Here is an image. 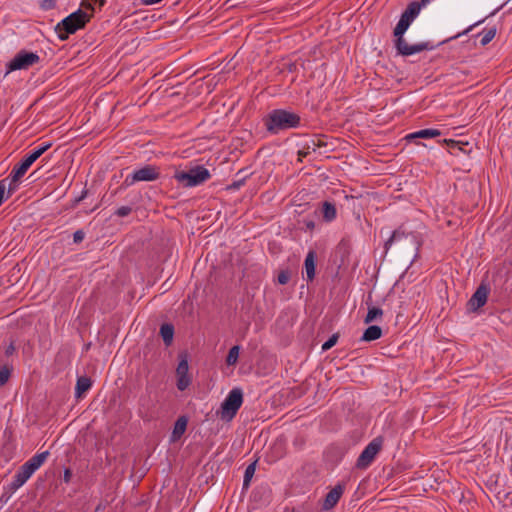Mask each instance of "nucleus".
<instances>
[{"label":"nucleus","instance_id":"27","mask_svg":"<svg viewBox=\"0 0 512 512\" xmlns=\"http://www.w3.org/2000/svg\"><path fill=\"white\" fill-rule=\"evenodd\" d=\"M255 466H256V462H253L246 467V470L244 473V480H243L244 488L249 486L250 481L255 473Z\"/></svg>","mask_w":512,"mask_h":512},{"label":"nucleus","instance_id":"41","mask_svg":"<svg viewBox=\"0 0 512 512\" xmlns=\"http://www.w3.org/2000/svg\"><path fill=\"white\" fill-rule=\"evenodd\" d=\"M72 477V472L70 469H65L63 474V481L65 483H69Z\"/></svg>","mask_w":512,"mask_h":512},{"label":"nucleus","instance_id":"5","mask_svg":"<svg viewBox=\"0 0 512 512\" xmlns=\"http://www.w3.org/2000/svg\"><path fill=\"white\" fill-rule=\"evenodd\" d=\"M211 175L207 168L197 165L188 171H176L174 178L185 187H195L210 179Z\"/></svg>","mask_w":512,"mask_h":512},{"label":"nucleus","instance_id":"23","mask_svg":"<svg viewBox=\"0 0 512 512\" xmlns=\"http://www.w3.org/2000/svg\"><path fill=\"white\" fill-rule=\"evenodd\" d=\"M316 151L315 139L306 141L302 148L298 151V160L302 161L303 158L307 157L311 152Z\"/></svg>","mask_w":512,"mask_h":512},{"label":"nucleus","instance_id":"29","mask_svg":"<svg viewBox=\"0 0 512 512\" xmlns=\"http://www.w3.org/2000/svg\"><path fill=\"white\" fill-rule=\"evenodd\" d=\"M11 371L12 369L7 365H4L3 367L0 368V387L8 382L11 375Z\"/></svg>","mask_w":512,"mask_h":512},{"label":"nucleus","instance_id":"16","mask_svg":"<svg viewBox=\"0 0 512 512\" xmlns=\"http://www.w3.org/2000/svg\"><path fill=\"white\" fill-rule=\"evenodd\" d=\"M421 4L417 1H413L408 4L407 8L401 14V17L412 23L414 19L419 15L421 11Z\"/></svg>","mask_w":512,"mask_h":512},{"label":"nucleus","instance_id":"28","mask_svg":"<svg viewBox=\"0 0 512 512\" xmlns=\"http://www.w3.org/2000/svg\"><path fill=\"white\" fill-rule=\"evenodd\" d=\"M410 25L411 23L409 21H407L403 17H400L396 27L394 28L393 34L404 35Z\"/></svg>","mask_w":512,"mask_h":512},{"label":"nucleus","instance_id":"34","mask_svg":"<svg viewBox=\"0 0 512 512\" xmlns=\"http://www.w3.org/2000/svg\"><path fill=\"white\" fill-rule=\"evenodd\" d=\"M57 1L58 0H42L40 7L45 11L51 10L55 8Z\"/></svg>","mask_w":512,"mask_h":512},{"label":"nucleus","instance_id":"20","mask_svg":"<svg viewBox=\"0 0 512 512\" xmlns=\"http://www.w3.org/2000/svg\"><path fill=\"white\" fill-rule=\"evenodd\" d=\"M441 135V132L438 129H422L417 132L411 133L406 136V139L411 140L414 138H434Z\"/></svg>","mask_w":512,"mask_h":512},{"label":"nucleus","instance_id":"45","mask_svg":"<svg viewBox=\"0 0 512 512\" xmlns=\"http://www.w3.org/2000/svg\"><path fill=\"white\" fill-rule=\"evenodd\" d=\"M86 195H87V191H86V190H84V191L82 192V194H81L78 198H76V199H75L74 204L76 205V204H78L79 202H81V201L86 197Z\"/></svg>","mask_w":512,"mask_h":512},{"label":"nucleus","instance_id":"38","mask_svg":"<svg viewBox=\"0 0 512 512\" xmlns=\"http://www.w3.org/2000/svg\"><path fill=\"white\" fill-rule=\"evenodd\" d=\"M245 179H246V176H244L243 178H241V179H239V180L234 181V182L229 186V189H233V190H237V189H239L242 185H244V183H245Z\"/></svg>","mask_w":512,"mask_h":512},{"label":"nucleus","instance_id":"33","mask_svg":"<svg viewBox=\"0 0 512 512\" xmlns=\"http://www.w3.org/2000/svg\"><path fill=\"white\" fill-rule=\"evenodd\" d=\"M278 283L281 284V285H285L289 282L290 280V273L289 271L287 270H283L281 271L279 274H278Z\"/></svg>","mask_w":512,"mask_h":512},{"label":"nucleus","instance_id":"25","mask_svg":"<svg viewBox=\"0 0 512 512\" xmlns=\"http://www.w3.org/2000/svg\"><path fill=\"white\" fill-rule=\"evenodd\" d=\"M382 314H383L382 309H380L378 307H371L368 309V313L364 319V322L366 324H369V323L373 322L374 320H376L377 317H381Z\"/></svg>","mask_w":512,"mask_h":512},{"label":"nucleus","instance_id":"46","mask_svg":"<svg viewBox=\"0 0 512 512\" xmlns=\"http://www.w3.org/2000/svg\"><path fill=\"white\" fill-rule=\"evenodd\" d=\"M307 227H308V228H313V227H314V223H313V222H309V223L307 224Z\"/></svg>","mask_w":512,"mask_h":512},{"label":"nucleus","instance_id":"37","mask_svg":"<svg viewBox=\"0 0 512 512\" xmlns=\"http://www.w3.org/2000/svg\"><path fill=\"white\" fill-rule=\"evenodd\" d=\"M6 188V179L0 180V206L2 205L5 199Z\"/></svg>","mask_w":512,"mask_h":512},{"label":"nucleus","instance_id":"9","mask_svg":"<svg viewBox=\"0 0 512 512\" xmlns=\"http://www.w3.org/2000/svg\"><path fill=\"white\" fill-rule=\"evenodd\" d=\"M51 143H45L34 149L30 154L26 155L23 160L13 168V180L20 179L28 171L30 166L49 148Z\"/></svg>","mask_w":512,"mask_h":512},{"label":"nucleus","instance_id":"36","mask_svg":"<svg viewBox=\"0 0 512 512\" xmlns=\"http://www.w3.org/2000/svg\"><path fill=\"white\" fill-rule=\"evenodd\" d=\"M85 238V233L83 230H77L73 234V242L78 244L81 243Z\"/></svg>","mask_w":512,"mask_h":512},{"label":"nucleus","instance_id":"8","mask_svg":"<svg viewBox=\"0 0 512 512\" xmlns=\"http://www.w3.org/2000/svg\"><path fill=\"white\" fill-rule=\"evenodd\" d=\"M383 438L378 436L374 438L361 452L357 458L355 467L360 470L367 469L374 461L376 455L381 451Z\"/></svg>","mask_w":512,"mask_h":512},{"label":"nucleus","instance_id":"3","mask_svg":"<svg viewBox=\"0 0 512 512\" xmlns=\"http://www.w3.org/2000/svg\"><path fill=\"white\" fill-rule=\"evenodd\" d=\"M48 456L49 451H44L35 454L27 462H25L16 472L12 482L9 484L10 491L15 492L21 486H23L26 481L34 474V472L43 465Z\"/></svg>","mask_w":512,"mask_h":512},{"label":"nucleus","instance_id":"15","mask_svg":"<svg viewBox=\"0 0 512 512\" xmlns=\"http://www.w3.org/2000/svg\"><path fill=\"white\" fill-rule=\"evenodd\" d=\"M316 257V252L314 250H310L306 255L304 267L307 281H312L315 278Z\"/></svg>","mask_w":512,"mask_h":512},{"label":"nucleus","instance_id":"6","mask_svg":"<svg viewBox=\"0 0 512 512\" xmlns=\"http://www.w3.org/2000/svg\"><path fill=\"white\" fill-rule=\"evenodd\" d=\"M40 62V56L35 52H29L27 50H20L12 60L6 64L7 76L9 73L16 70H27L28 68L38 64Z\"/></svg>","mask_w":512,"mask_h":512},{"label":"nucleus","instance_id":"32","mask_svg":"<svg viewBox=\"0 0 512 512\" xmlns=\"http://www.w3.org/2000/svg\"><path fill=\"white\" fill-rule=\"evenodd\" d=\"M338 341V334H333L326 342L322 345V351L331 349Z\"/></svg>","mask_w":512,"mask_h":512},{"label":"nucleus","instance_id":"42","mask_svg":"<svg viewBox=\"0 0 512 512\" xmlns=\"http://www.w3.org/2000/svg\"><path fill=\"white\" fill-rule=\"evenodd\" d=\"M315 139V145H316V150L318 148H322V147H326L327 146V143L324 142L321 138H314Z\"/></svg>","mask_w":512,"mask_h":512},{"label":"nucleus","instance_id":"43","mask_svg":"<svg viewBox=\"0 0 512 512\" xmlns=\"http://www.w3.org/2000/svg\"><path fill=\"white\" fill-rule=\"evenodd\" d=\"M162 0H142L141 3L145 6L154 5L160 3Z\"/></svg>","mask_w":512,"mask_h":512},{"label":"nucleus","instance_id":"39","mask_svg":"<svg viewBox=\"0 0 512 512\" xmlns=\"http://www.w3.org/2000/svg\"><path fill=\"white\" fill-rule=\"evenodd\" d=\"M15 350H16V347H15L14 343H13V342H11V343L7 346V348L5 349V355H6V356H11V355L15 352Z\"/></svg>","mask_w":512,"mask_h":512},{"label":"nucleus","instance_id":"18","mask_svg":"<svg viewBox=\"0 0 512 512\" xmlns=\"http://www.w3.org/2000/svg\"><path fill=\"white\" fill-rule=\"evenodd\" d=\"M382 336V329L377 325L369 326L363 333L361 340L370 342L379 339Z\"/></svg>","mask_w":512,"mask_h":512},{"label":"nucleus","instance_id":"14","mask_svg":"<svg viewBox=\"0 0 512 512\" xmlns=\"http://www.w3.org/2000/svg\"><path fill=\"white\" fill-rule=\"evenodd\" d=\"M344 489V484H337L334 488H332L325 497L323 509H332L338 503L339 499L341 498L344 492Z\"/></svg>","mask_w":512,"mask_h":512},{"label":"nucleus","instance_id":"26","mask_svg":"<svg viewBox=\"0 0 512 512\" xmlns=\"http://www.w3.org/2000/svg\"><path fill=\"white\" fill-rule=\"evenodd\" d=\"M497 32L496 27L489 28L488 30H485L482 32V38L480 40V43L482 46L487 45L492 41V39L495 37Z\"/></svg>","mask_w":512,"mask_h":512},{"label":"nucleus","instance_id":"24","mask_svg":"<svg viewBox=\"0 0 512 512\" xmlns=\"http://www.w3.org/2000/svg\"><path fill=\"white\" fill-rule=\"evenodd\" d=\"M239 351H240V347L238 345H235L230 348L228 355L226 357L227 365L233 366L237 363L238 358H239Z\"/></svg>","mask_w":512,"mask_h":512},{"label":"nucleus","instance_id":"30","mask_svg":"<svg viewBox=\"0 0 512 512\" xmlns=\"http://www.w3.org/2000/svg\"><path fill=\"white\" fill-rule=\"evenodd\" d=\"M106 0H82V5L88 9L91 10V12H94V6L93 3L98 4L99 7L104 6Z\"/></svg>","mask_w":512,"mask_h":512},{"label":"nucleus","instance_id":"17","mask_svg":"<svg viewBox=\"0 0 512 512\" xmlns=\"http://www.w3.org/2000/svg\"><path fill=\"white\" fill-rule=\"evenodd\" d=\"M188 420L185 416L179 417L175 424L171 435V441H177L185 433Z\"/></svg>","mask_w":512,"mask_h":512},{"label":"nucleus","instance_id":"11","mask_svg":"<svg viewBox=\"0 0 512 512\" xmlns=\"http://www.w3.org/2000/svg\"><path fill=\"white\" fill-rule=\"evenodd\" d=\"M178 358L179 363L176 368V385L180 391H184L191 384V376L189 375L188 356L186 353H180Z\"/></svg>","mask_w":512,"mask_h":512},{"label":"nucleus","instance_id":"47","mask_svg":"<svg viewBox=\"0 0 512 512\" xmlns=\"http://www.w3.org/2000/svg\"><path fill=\"white\" fill-rule=\"evenodd\" d=\"M498 12V9H495L494 12L491 13V15H495V13Z\"/></svg>","mask_w":512,"mask_h":512},{"label":"nucleus","instance_id":"12","mask_svg":"<svg viewBox=\"0 0 512 512\" xmlns=\"http://www.w3.org/2000/svg\"><path fill=\"white\" fill-rule=\"evenodd\" d=\"M489 292L490 287L485 283H481L467 302L468 311L476 312L483 307L487 302Z\"/></svg>","mask_w":512,"mask_h":512},{"label":"nucleus","instance_id":"10","mask_svg":"<svg viewBox=\"0 0 512 512\" xmlns=\"http://www.w3.org/2000/svg\"><path fill=\"white\" fill-rule=\"evenodd\" d=\"M395 36V48L397 52L403 56H410L425 50H432L434 45L429 42H421L414 45H409L404 39L403 35L393 34Z\"/></svg>","mask_w":512,"mask_h":512},{"label":"nucleus","instance_id":"44","mask_svg":"<svg viewBox=\"0 0 512 512\" xmlns=\"http://www.w3.org/2000/svg\"><path fill=\"white\" fill-rule=\"evenodd\" d=\"M448 145L449 147L454 150V149H458V150H461V147L458 145V142L454 141V140H449L448 141Z\"/></svg>","mask_w":512,"mask_h":512},{"label":"nucleus","instance_id":"1","mask_svg":"<svg viewBox=\"0 0 512 512\" xmlns=\"http://www.w3.org/2000/svg\"><path fill=\"white\" fill-rule=\"evenodd\" d=\"M300 122L301 118L297 113L285 109H274L264 118L266 130L273 135L297 128Z\"/></svg>","mask_w":512,"mask_h":512},{"label":"nucleus","instance_id":"48","mask_svg":"<svg viewBox=\"0 0 512 512\" xmlns=\"http://www.w3.org/2000/svg\"><path fill=\"white\" fill-rule=\"evenodd\" d=\"M498 12V9H495L494 12L491 13V15H495V13Z\"/></svg>","mask_w":512,"mask_h":512},{"label":"nucleus","instance_id":"7","mask_svg":"<svg viewBox=\"0 0 512 512\" xmlns=\"http://www.w3.org/2000/svg\"><path fill=\"white\" fill-rule=\"evenodd\" d=\"M160 172L159 169L156 166L153 165H145L137 170H134L131 174H129L122 186V187H129L134 185L136 182H151L155 181L159 178Z\"/></svg>","mask_w":512,"mask_h":512},{"label":"nucleus","instance_id":"22","mask_svg":"<svg viewBox=\"0 0 512 512\" xmlns=\"http://www.w3.org/2000/svg\"><path fill=\"white\" fill-rule=\"evenodd\" d=\"M160 335L166 346L171 345L174 336V327L172 324H162L160 327Z\"/></svg>","mask_w":512,"mask_h":512},{"label":"nucleus","instance_id":"31","mask_svg":"<svg viewBox=\"0 0 512 512\" xmlns=\"http://www.w3.org/2000/svg\"><path fill=\"white\" fill-rule=\"evenodd\" d=\"M10 183L8 185L7 198L10 197L18 189L19 179L13 180V170L9 175Z\"/></svg>","mask_w":512,"mask_h":512},{"label":"nucleus","instance_id":"2","mask_svg":"<svg viewBox=\"0 0 512 512\" xmlns=\"http://www.w3.org/2000/svg\"><path fill=\"white\" fill-rule=\"evenodd\" d=\"M91 17L92 13L88 14L81 9L71 13L56 25L55 31L58 38L61 41L67 40L70 34H74L79 29L84 28L86 23L90 21Z\"/></svg>","mask_w":512,"mask_h":512},{"label":"nucleus","instance_id":"40","mask_svg":"<svg viewBox=\"0 0 512 512\" xmlns=\"http://www.w3.org/2000/svg\"><path fill=\"white\" fill-rule=\"evenodd\" d=\"M483 21H484V20H480V21L476 22L475 24H473V25L469 26L465 31H463V34H467V33H469V32H470V31H471L475 26H477V25L481 24ZM461 35H462V33H459V34H457L456 36H454V38H457V37H459V36H461ZM451 39H453V37H452Z\"/></svg>","mask_w":512,"mask_h":512},{"label":"nucleus","instance_id":"49","mask_svg":"<svg viewBox=\"0 0 512 512\" xmlns=\"http://www.w3.org/2000/svg\"><path fill=\"white\" fill-rule=\"evenodd\" d=\"M498 12V9H495L494 12L491 13V15H495V13Z\"/></svg>","mask_w":512,"mask_h":512},{"label":"nucleus","instance_id":"35","mask_svg":"<svg viewBox=\"0 0 512 512\" xmlns=\"http://www.w3.org/2000/svg\"><path fill=\"white\" fill-rule=\"evenodd\" d=\"M132 212V208L130 206H121L115 211V215L119 217H126Z\"/></svg>","mask_w":512,"mask_h":512},{"label":"nucleus","instance_id":"19","mask_svg":"<svg viewBox=\"0 0 512 512\" xmlns=\"http://www.w3.org/2000/svg\"><path fill=\"white\" fill-rule=\"evenodd\" d=\"M92 386V381L89 377L81 376L77 379L75 387V396L80 398L83 393L87 392Z\"/></svg>","mask_w":512,"mask_h":512},{"label":"nucleus","instance_id":"13","mask_svg":"<svg viewBox=\"0 0 512 512\" xmlns=\"http://www.w3.org/2000/svg\"><path fill=\"white\" fill-rule=\"evenodd\" d=\"M394 242H404L402 247L404 248L406 243H410L415 249L419 247V241L417 240V236L414 233H405L401 228L396 229L391 237L385 242V249L388 250L392 243Z\"/></svg>","mask_w":512,"mask_h":512},{"label":"nucleus","instance_id":"21","mask_svg":"<svg viewBox=\"0 0 512 512\" xmlns=\"http://www.w3.org/2000/svg\"><path fill=\"white\" fill-rule=\"evenodd\" d=\"M322 215H323L324 221H326V222L333 221L337 216V210H336L335 204H333L329 201H325L322 205Z\"/></svg>","mask_w":512,"mask_h":512},{"label":"nucleus","instance_id":"4","mask_svg":"<svg viewBox=\"0 0 512 512\" xmlns=\"http://www.w3.org/2000/svg\"><path fill=\"white\" fill-rule=\"evenodd\" d=\"M243 403V393L239 388L232 389L224 401L222 402L220 409L217 411V415L221 420L230 422L237 414Z\"/></svg>","mask_w":512,"mask_h":512}]
</instances>
